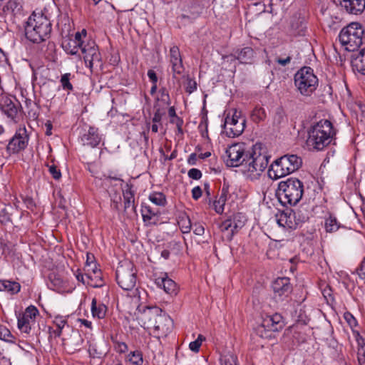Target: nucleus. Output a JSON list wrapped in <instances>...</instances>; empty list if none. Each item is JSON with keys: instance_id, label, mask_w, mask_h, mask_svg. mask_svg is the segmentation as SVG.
I'll return each mask as SVG.
<instances>
[{"instance_id": "f257e3e1", "label": "nucleus", "mask_w": 365, "mask_h": 365, "mask_svg": "<svg viewBox=\"0 0 365 365\" xmlns=\"http://www.w3.org/2000/svg\"><path fill=\"white\" fill-rule=\"evenodd\" d=\"M227 164L232 167L242 166L244 172L259 175L268 165L269 158L262 143H256L250 150L246 151L244 143H235L226 150Z\"/></svg>"}, {"instance_id": "f03ea898", "label": "nucleus", "mask_w": 365, "mask_h": 365, "mask_svg": "<svg viewBox=\"0 0 365 365\" xmlns=\"http://www.w3.org/2000/svg\"><path fill=\"white\" fill-rule=\"evenodd\" d=\"M52 24L42 12L34 11L25 23L26 38L34 43H40L50 38Z\"/></svg>"}, {"instance_id": "7ed1b4c3", "label": "nucleus", "mask_w": 365, "mask_h": 365, "mask_svg": "<svg viewBox=\"0 0 365 365\" xmlns=\"http://www.w3.org/2000/svg\"><path fill=\"white\" fill-rule=\"evenodd\" d=\"M335 135L332 123L327 119L321 120L309 130L307 145L310 149L322 150L331 143Z\"/></svg>"}, {"instance_id": "20e7f679", "label": "nucleus", "mask_w": 365, "mask_h": 365, "mask_svg": "<svg viewBox=\"0 0 365 365\" xmlns=\"http://www.w3.org/2000/svg\"><path fill=\"white\" fill-rule=\"evenodd\" d=\"M303 183L297 178H288L279 183L277 195L283 205H295L302 197Z\"/></svg>"}, {"instance_id": "39448f33", "label": "nucleus", "mask_w": 365, "mask_h": 365, "mask_svg": "<svg viewBox=\"0 0 365 365\" xmlns=\"http://www.w3.org/2000/svg\"><path fill=\"white\" fill-rule=\"evenodd\" d=\"M302 165V160L297 155H286L272 164L269 175L278 179L297 170Z\"/></svg>"}, {"instance_id": "423d86ee", "label": "nucleus", "mask_w": 365, "mask_h": 365, "mask_svg": "<svg viewBox=\"0 0 365 365\" xmlns=\"http://www.w3.org/2000/svg\"><path fill=\"white\" fill-rule=\"evenodd\" d=\"M364 30L359 23L353 22L340 31L339 41L348 51H354L362 43Z\"/></svg>"}, {"instance_id": "0eeeda50", "label": "nucleus", "mask_w": 365, "mask_h": 365, "mask_svg": "<svg viewBox=\"0 0 365 365\" xmlns=\"http://www.w3.org/2000/svg\"><path fill=\"white\" fill-rule=\"evenodd\" d=\"M294 83L302 95L309 96L318 86V78L310 67H303L295 74Z\"/></svg>"}, {"instance_id": "6e6552de", "label": "nucleus", "mask_w": 365, "mask_h": 365, "mask_svg": "<svg viewBox=\"0 0 365 365\" xmlns=\"http://www.w3.org/2000/svg\"><path fill=\"white\" fill-rule=\"evenodd\" d=\"M136 269L130 261L120 262L116 270V281L124 290H132L136 284Z\"/></svg>"}, {"instance_id": "1a4fd4ad", "label": "nucleus", "mask_w": 365, "mask_h": 365, "mask_svg": "<svg viewBox=\"0 0 365 365\" xmlns=\"http://www.w3.org/2000/svg\"><path fill=\"white\" fill-rule=\"evenodd\" d=\"M247 219L244 214L237 212L223 221L220 225L221 230L226 235L227 240H232L235 232H237L245 224Z\"/></svg>"}, {"instance_id": "9d476101", "label": "nucleus", "mask_w": 365, "mask_h": 365, "mask_svg": "<svg viewBox=\"0 0 365 365\" xmlns=\"http://www.w3.org/2000/svg\"><path fill=\"white\" fill-rule=\"evenodd\" d=\"M38 314V310L34 306L28 307L24 313L18 317V328L22 332L29 333L31 331L30 322L34 321Z\"/></svg>"}, {"instance_id": "9b49d317", "label": "nucleus", "mask_w": 365, "mask_h": 365, "mask_svg": "<svg viewBox=\"0 0 365 365\" xmlns=\"http://www.w3.org/2000/svg\"><path fill=\"white\" fill-rule=\"evenodd\" d=\"M27 143L28 138L26 130L20 129L10 140L6 150L9 154L19 153L26 147Z\"/></svg>"}, {"instance_id": "f8f14e48", "label": "nucleus", "mask_w": 365, "mask_h": 365, "mask_svg": "<svg viewBox=\"0 0 365 365\" xmlns=\"http://www.w3.org/2000/svg\"><path fill=\"white\" fill-rule=\"evenodd\" d=\"M170 63L172 68L173 78H178V75H181L185 70L179 48L173 46L170 49Z\"/></svg>"}, {"instance_id": "ddd939ff", "label": "nucleus", "mask_w": 365, "mask_h": 365, "mask_svg": "<svg viewBox=\"0 0 365 365\" xmlns=\"http://www.w3.org/2000/svg\"><path fill=\"white\" fill-rule=\"evenodd\" d=\"M19 103L7 96L0 97V109L9 118L14 119L19 111Z\"/></svg>"}, {"instance_id": "4468645a", "label": "nucleus", "mask_w": 365, "mask_h": 365, "mask_svg": "<svg viewBox=\"0 0 365 365\" xmlns=\"http://www.w3.org/2000/svg\"><path fill=\"white\" fill-rule=\"evenodd\" d=\"M334 1L347 13L351 14H359L365 9V0H335Z\"/></svg>"}, {"instance_id": "2eb2a0df", "label": "nucleus", "mask_w": 365, "mask_h": 365, "mask_svg": "<svg viewBox=\"0 0 365 365\" xmlns=\"http://www.w3.org/2000/svg\"><path fill=\"white\" fill-rule=\"evenodd\" d=\"M272 289L274 293V297H286L292 292V287L289 283V279L282 277L277 279L272 284Z\"/></svg>"}, {"instance_id": "dca6fc26", "label": "nucleus", "mask_w": 365, "mask_h": 365, "mask_svg": "<svg viewBox=\"0 0 365 365\" xmlns=\"http://www.w3.org/2000/svg\"><path fill=\"white\" fill-rule=\"evenodd\" d=\"M162 309L158 307L148 308L144 312L141 317V320L143 322L144 327L148 329H155L157 321L158 320Z\"/></svg>"}, {"instance_id": "f3484780", "label": "nucleus", "mask_w": 365, "mask_h": 365, "mask_svg": "<svg viewBox=\"0 0 365 365\" xmlns=\"http://www.w3.org/2000/svg\"><path fill=\"white\" fill-rule=\"evenodd\" d=\"M281 314L276 313L272 316H266L262 319V327H267V330L272 332L278 331L284 325Z\"/></svg>"}, {"instance_id": "a211bd4d", "label": "nucleus", "mask_w": 365, "mask_h": 365, "mask_svg": "<svg viewBox=\"0 0 365 365\" xmlns=\"http://www.w3.org/2000/svg\"><path fill=\"white\" fill-rule=\"evenodd\" d=\"M155 284L169 294H176L177 284L168 277L167 273H161L160 276L155 278Z\"/></svg>"}, {"instance_id": "6ab92c4d", "label": "nucleus", "mask_w": 365, "mask_h": 365, "mask_svg": "<svg viewBox=\"0 0 365 365\" xmlns=\"http://www.w3.org/2000/svg\"><path fill=\"white\" fill-rule=\"evenodd\" d=\"M101 140V138L98 133V129L94 127H90L88 130L81 136L83 144L92 148L97 146Z\"/></svg>"}, {"instance_id": "aec40b11", "label": "nucleus", "mask_w": 365, "mask_h": 365, "mask_svg": "<svg viewBox=\"0 0 365 365\" xmlns=\"http://www.w3.org/2000/svg\"><path fill=\"white\" fill-rule=\"evenodd\" d=\"M88 352L93 358L101 359L108 352V346L104 340L94 341L90 344Z\"/></svg>"}, {"instance_id": "412c9836", "label": "nucleus", "mask_w": 365, "mask_h": 365, "mask_svg": "<svg viewBox=\"0 0 365 365\" xmlns=\"http://www.w3.org/2000/svg\"><path fill=\"white\" fill-rule=\"evenodd\" d=\"M158 319L157 324L154 329L161 334L166 335L171 331L173 327L171 318L166 314L162 312Z\"/></svg>"}, {"instance_id": "4be33fe9", "label": "nucleus", "mask_w": 365, "mask_h": 365, "mask_svg": "<svg viewBox=\"0 0 365 365\" xmlns=\"http://www.w3.org/2000/svg\"><path fill=\"white\" fill-rule=\"evenodd\" d=\"M351 66L353 70L365 75V48L352 56Z\"/></svg>"}, {"instance_id": "5701e85b", "label": "nucleus", "mask_w": 365, "mask_h": 365, "mask_svg": "<svg viewBox=\"0 0 365 365\" xmlns=\"http://www.w3.org/2000/svg\"><path fill=\"white\" fill-rule=\"evenodd\" d=\"M254 56V51L250 47H245L237 51L235 53V58L242 63H250Z\"/></svg>"}, {"instance_id": "b1692460", "label": "nucleus", "mask_w": 365, "mask_h": 365, "mask_svg": "<svg viewBox=\"0 0 365 365\" xmlns=\"http://www.w3.org/2000/svg\"><path fill=\"white\" fill-rule=\"evenodd\" d=\"M21 289L19 283L14 281L0 280V292H5L10 294H17Z\"/></svg>"}, {"instance_id": "393cba45", "label": "nucleus", "mask_w": 365, "mask_h": 365, "mask_svg": "<svg viewBox=\"0 0 365 365\" xmlns=\"http://www.w3.org/2000/svg\"><path fill=\"white\" fill-rule=\"evenodd\" d=\"M91 312L94 317L98 319H103L105 317L107 307L103 304H97L96 299L94 298L91 303Z\"/></svg>"}, {"instance_id": "a878e982", "label": "nucleus", "mask_w": 365, "mask_h": 365, "mask_svg": "<svg viewBox=\"0 0 365 365\" xmlns=\"http://www.w3.org/2000/svg\"><path fill=\"white\" fill-rule=\"evenodd\" d=\"M294 217V213H282L277 220L278 224L284 227L294 228V224L292 222V218Z\"/></svg>"}, {"instance_id": "bb28decb", "label": "nucleus", "mask_w": 365, "mask_h": 365, "mask_svg": "<svg viewBox=\"0 0 365 365\" xmlns=\"http://www.w3.org/2000/svg\"><path fill=\"white\" fill-rule=\"evenodd\" d=\"M245 126V119L241 118L240 120L233 125L232 127H229V130H227V134L229 137H235L240 135L244 130Z\"/></svg>"}, {"instance_id": "cd10ccee", "label": "nucleus", "mask_w": 365, "mask_h": 365, "mask_svg": "<svg viewBox=\"0 0 365 365\" xmlns=\"http://www.w3.org/2000/svg\"><path fill=\"white\" fill-rule=\"evenodd\" d=\"M341 227V224L338 222L335 216L329 214V217L325 220V229L328 232H336Z\"/></svg>"}, {"instance_id": "c85d7f7f", "label": "nucleus", "mask_w": 365, "mask_h": 365, "mask_svg": "<svg viewBox=\"0 0 365 365\" xmlns=\"http://www.w3.org/2000/svg\"><path fill=\"white\" fill-rule=\"evenodd\" d=\"M241 112L235 110L232 115L230 117L229 115L225 118L224 124V128L227 130H229V127H232L235 123H238L241 119Z\"/></svg>"}, {"instance_id": "c756f323", "label": "nucleus", "mask_w": 365, "mask_h": 365, "mask_svg": "<svg viewBox=\"0 0 365 365\" xmlns=\"http://www.w3.org/2000/svg\"><path fill=\"white\" fill-rule=\"evenodd\" d=\"M220 361L221 365H238L237 356L232 352H227L222 354L220 358Z\"/></svg>"}, {"instance_id": "7c9ffc66", "label": "nucleus", "mask_w": 365, "mask_h": 365, "mask_svg": "<svg viewBox=\"0 0 365 365\" xmlns=\"http://www.w3.org/2000/svg\"><path fill=\"white\" fill-rule=\"evenodd\" d=\"M266 118V113L264 108L256 107L251 113V118L255 123L262 121Z\"/></svg>"}, {"instance_id": "2f4dec72", "label": "nucleus", "mask_w": 365, "mask_h": 365, "mask_svg": "<svg viewBox=\"0 0 365 365\" xmlns=\"http://www.w3.org/2000/svg\"><path fill=\"white\" fill-rule=\"evenodd\" d=\"M149 200L156 205L164 206L166 203L165 196L162 192H155L149 196Z\"/></svg>"}, {"instance_id": "473e14b6", "label": "nucleus", "mask_w": 365, "mask_h": 365, "mask_svg": "<svg viewBox=\"0 0 365 365\" xmlns=\"http://www.w3.org/2000/svg\"><path fill=\"white\" fill-rule=\"evenodd\" d=\"M0 339L7 342H14V337L11 334L9 329L6 327L0 324Z\"/></svg>"}, {"instance_id": "72a5a7b5", "label": "nucleus", "mask_w": 365, "mask_h": 365, "mask_svg": "<svg viewBox=\"0 0 365 365\" xmlns=\"http://www.w3.org/2000/svg\"><path fill=\"white\" fill-rule=\"evenodd\" d=\"M178 224L183 233H189L190 232L192 224L188 217H181Z\"/></svg>"}, {"instance_id": "f704fd0d", "label": "nucleus", "mask_w": 365, "mask_h": 365, "mask_svg": "<svg viewBox=\"0 0 365 365\" xmlns=\"http://www.w3.org/2000/svg\"><path fill=\"white\" fill-rule=\"evenodd\" d=\"M124 197V208L125 210H127L132 206V210H134V206L133 205L134 202V197L133 194L130 190L125 191L123 194Z\"/></svg>"}, {"instance_id": "c9c22d12", "label": "nucleus", "mask_w": 365, "mask_h": 365, "mask_svg": "<svg viewBox=\"0 0 365 365\" xmlns=\"http://www.w3.org/2000/svg\"><path fill=\"white\" fill-rule=\"evenodd\" d=\"M230 186L227 183L224 182L221 189V193L218 200H220V202L225 203L228 199L231 197L230 193Z\"/></svg>"}, {"instance_id": "e433bc0d", "label": "nucleus", "mask_w": 365, "mask_h": 365, "mask_svg": "<svg viewBox=\"0 0 365 365\" xmlns=\"http://www.w3.org/2000/svg\"><path fill=\"white\" fill-rule=\"evenodd\" d=\"M71 76V75L69 73H65L61 76L60 82L61 83V86L63 90H67V91L73 90V86L70 83Z\"/></svg>"}, {"instance_id": "4c0bfd02", "label": "nucleus", "mask_w": 365, "mask_h": 365, "mask_svg": "<svg viewBox=\"0 0 365 365\" xmlns=\"http://www.w3.org/2000/svg\"><path fill=\"white\" fill-rule=\"evenodd\" d=\"M185 91L188 93H192L197 89V83L196 81L190 78L188 76H186V83L185 86Z\"/></svg>"}, {"instance_id": "58836bf2", "label": "nucleus", "mask_w": 365, "mask_h": 365, "mask_svg": "<svg viewBox=\"0 0 365 365\" xmlns=\"http://www.w3.org/2000/svg\"><path fill=\"white\" fill-rule=\"evenodd\" d=\"M272 331L267 330V327H262V322L256 329V333L262 338L268 339L272 336Z\"/></svg>"}, {"instance_id": "ea45409f", "label": "nucleus", "mask_w": 365, "mask_h": 365, "mask_svg": "<svg viewBox=\"0 0 365 365\" xmlns=\"http://www.w3.org/2000/svg\"><path fill=\"white\" fill-rule=\"evenodd\" d=\"M92 44H93V43H92ZM81 48L83 54H88L93 56V55L98 53L97 48L94 45L88 44L82 46Z\"/></svg>"}, {"instance_id": "a19ab883", "label": "nucleus", "mask_w": 365, "mask_h": 365, "mask_svg": "<svg viewBox=\"0 0 365 365\" xmlns=\"http://www.w3.org/2000/svg\"><path fill=\"white\" fill-rule=\"evenodd\" d=\"M142 212L144 221L149 220L152 218L153 216H155L157 215V212L152 210L150 207H145Z\"/></svg>"}, {"instance_id": "79ce46f5", "label": "nucleus", "mask_w": 365, "mask_h": 365, "mask_svg": "<svg viewBox=\"0 0 365 365\" xmlns=\"http://www.w3.org/2000/svg\"><path fill=\"white\" fill-rule=\"evenodd\" d=\"M357 358L359 365H365V344L358 349Z\"/></svg>"}, {"instance_id": "37998d69", "label": "nucleus", "mask_w": 365, "mask_h": 365, "mask_svg": "<svg viewBox=\"0 0 365 365\" xmlns=\"http://www.w3.org/2000/svg\"><path fill=\"white\" fill-rule=\"evenodd\" d=\"M344 318L351 328H354L357 326V321L351 313L345 312L344 314Z\"/></svg>"}, {"instance_id": "c03bdc74", "label": "nucleus", "mask_w": 365, "mask_h": 365, "mask_svg": "<svg viewBox=\"0 0 365 365\" xmlns=\"http://www.w3.org/2000/svg\"><path fill=\"white\" fill-rule=\"evenodd\" d=\"M63 47L65 48L66 51L71 55L76 54L78 51V48H80L76 44L71 43L69 45L68 42L66 44H63Z\"/></svg>"}, {"instance_id": "a18cd8bd", "label": "nucleus", "mask_w": 365, "mask_h": 365, "mask_svg": "<svg viewBox=\"0 0 365 365\" xmlns=\"http://www.w3.org/2000/svg\"><path fill=\"white\" fill-rule=\"evenodd\" d=\"M130 361L133 364H136V365L142 364V363H143L142 354L140 352H138V351L133 352L132 354V356L130 358Z\"/></svg>"}, {"instance_id": "49530a36", "label": "nucleus", "mask_w": 365, "mask_h": 365, "mask_svg": "<svg viewBox=\"0 0 365 365\" xmlns=\"http://www.w3.org/2000/svg\"><path fill=\"white\" fill-rule=\"evenodd\" d=\"M11 221V215L8 212L6 209H3L0 212V222L2 224H6Z\"/></svg>"}, {"instance_id": "de8ad7c7", "label": "nucleus", "mask_w": 365, "mask_h": 365, "mask_svg": "<svg viewBox=\"0 0 365 365\" xmlns=\"http://www.w3.org/2000/svg\"><path fill=\"white\" fill-rule=\"evenodd\" d=\"M48 171L51 173V175L53 176V178L56 180H58L61 177V173L60 170L57 168V167L55 165H48Z\"/></svg>"}, {"instance_id": "09e8293b", "label": "nucleus", "mask_w": 365, "mask_h": 365, "mask_svg": "<svg viewBox=\"0 0 365 365\" xmlns=\"http://www.w3.org/2000/svg\"><path fill=\"white\" fill-rule=\"evenodd\" d=\"M21 199L23 200V202L26 205V208L33 210L34 208L36 206V204L34 201V200L31 197L28 196H21Z\"/></svg>"}, {"instance_id": "8fccbe9b", "label": "nucleus", "mask_w": 365, "mask_h": 365, "mask_svg": "<svg viewBox=\"0 0 365 365\" xmlns=\"http://www.w3.org/2000/svg\"><path fill=\"white\" fill-rule=\"evenodd\" d=\"M189 178L194 180H199L202 177V173L197 168H192L188 171L187 173Z\"/></svg>"}, {"instance_id": "3c124183", "label": "nucleus", "mask_w": 365, "mask_h": 365, "mask_svg": "<svg viewBox=\"0 0 365 365\" xmlns=\"http://www.w3.org/2000/svg\"><path fill=\"white\" fill-rule=\"evenodd\" d=\"M291 27L294 31H296V33L297 34H299V35L303 34L302 33L304 31V26L303 25L302 21H300L299 25H298V24H297V25H295V24L292 21L291 24Z\"/></svg>"}, {"instance_id": "603ef678", "label": "nucleus", "mask_w": 365, "mask_h": 365, "mask_svg": "<svg viewBox=\"0 0 365 365\" xmlns=\"http://www.w3.org/2000/svg\"><path fill=\"white\" fill-rule=\"evenodd\" d=\"M71 43L76 44L79 47H82V41H81V34L79 32L76 33L74 39H71L68 41V44Z\"/></svg>"}, {"instance_id": "864d4df0", "label": "nucleus", "mask_w": 365, "mask_h": 365, "mask_svg": "<svg viewBox=\"0 0 365 365\" xmlns=\"http://www.w3.org/2000/svg\"><path fill=\"white\" fill-rule=\"evenodd\" d=\"M161 92V98L162 101L167 105L170 104V98L168 92L165 88H162L160 90Z\"/></svg>"}, {"instance_id": "5fc2aeb1", "label": "nucleus", "mask_w": 365, "mask_h": 365, "mask_svg": "<svg viewBox=\"0 0 365 365\" xmlns=\"http://www.w3.org/2000/svg\"><path fill=\"white\" fill-rule=\"evenodd\" d=\"M284 120V115L282 111H277L274 117V123L280 124Z\"/></svg>"}, {"instance_id": "6e6d98bb", "label": "nucleus", "mask_w": 365, "mask_h": 365, "mask_svg": "<svg viewBox=\"0 0 365 365\" xmlns=\"http://www.w3.org/2000/svg\"><path fill=\"white\" fill-rule=\"evenodd\" d=\"M193 232L195 235L201 236L204 234L205 229L202 225L195 223L193 225Z\"/></svg>"}, {"instance_id": "4d7b16f0", "label": "nucleus", "mask_w": 365, "mask_h": 365, "mask_svg": "<svg viewBox=\"0 0 365 365\" xmlns=\"http://www.w3.org/2000/svg\"><path fill=\"white\" fill-rule=\"evenodd\" d=\"M202 189L199 186L195 187L192 190V195L194 200H198L202 196Z\"/></svg>"}, {"instance_id": "13d9d810", "label": "nucleus", "mask_w": 365, "mask_h": 365, "mask_svg": "<svg viewBox=\"0 0 365 365\" xmlns=\"http://www.w3.org/2000/svg\"><path fill=\"white\" fill-rule=\"evenodd\" d=\"M225 205V203H224V202H222V203L220 202V200H215L214 202V206H215V211L217 213H222L224 210Z\"/></svg>"}, {"instance_id": "bf43d9fd", "label": "nucleus", "mask_w": 365, "mask_h": 365, "mask_svg": "<svg viewBox=\"0 0 365 365\" xmlns=\"http://www.w3.org/2000/svg\"><path fill=\"white\" fill-rule=\"evenodd\" d=\"M200 346L201 344L198 342V341L195 340L190 343L189 348L191 351L197 353L199 351Z\"/></svg>"}, {"instance_id": "052dcab7", "label": "nucleus", "mask_w": 365, "mask_h": 365, "mask_svg": "<svg viewBox=\"0 0 365 365\" xmlns=\"http://www.w3.org/2000/svg\"><path fill=\"white\" fill-rule=\"evenodd\" d=\"M66 321L62 317H57L55 318L54 323L59 329H63L66 324Z\"/></svg>"}, {"instance_id": "680f3d73", "label": "nucleus", "mask_w": 365, "mask_h": 365, "mask_svg": "<svg viewBox=\"0 0 365 365\" xmlns=\"http://www.w3.org/2000/svg\"><path fill=\"white\" fill-rule=\"evenodd\" d=\"M148 76L149 77V78L151 81V82L153 83V84L157 83L158 76L153 70H152V69L148 70Z\"/></svg>"}, {"instance_id": "e2e57ef3", "label": "nucleus", "mask_w": 365, "mask_h": 365, "mask_svg": "<svg viewBox=\"0 0 365 365\" xmlns=\"http://www.w3.org/2000/svg\"><path fill=\"white\" fill-rule=\"evenodd\" d=\"M91 62L92 63V69L93 68L94 66L101 65V57L99 52L93 55L92 58L91 59Z\"/></svg>"}, {"instance_id": "0e129e2a", "label": "nucleus", "mask_w": 365, "mask_h": 365, "mask_svg": "<svg viewBox=\"0 0 365 365\" xmlns=\"http://www.w3.org/2000/svg\"><path fill=\"white\" fill-rule=\"evenodd\" d=\"M19 4V0H9L7 2V8L14 10Z\"/></svg>"}, {"instance_id": "69168bd1", "label": "nucleus", "mask_w": 365, "mask_h": 365, "mask_svg": "<svg viewBox=\"0 0 365 365\" xmlns=\"http://www.w3.org/2000/svg\"><path fill=\"white\" fill-rule=\"evenodd\" d=\"M276 61H277L279 64H280V65H282V66H285L286 65H287L288 63H290V61H291V57H290V56H288V57H287L286 58H277L276 59Z\"/></svg>"}, {"instance_id": "338daca9", "label": "nucleus", "mask_w": 365, "mask_h": 365, "mask_svg": "<svg viewBox=\"0 0 365 365\" xmlns=\"http://www.w3.org/2000/svg\"><path fill=\"white\" fill-rule=\"evenodd\" d=\"M358 274L361 278H365V261L361 262L360 267L358 269Z\"/></svg>"}, {"instance_id": "774afa93", "label": "nucleus", "mask_w": 365, "mask_h": 365, "mask_svg": "<svg viewBox=\"0 0 365 365\" xmlns=\"http://www.w3.org/2000/svg\"><path fill=\"white\" fill-rule=\"evenodd\" d=\"M197 159V155L196 153H192L190 155L188 159H187V163L190 165H194L196 164Z\"/></svg>"}]
</instances>
